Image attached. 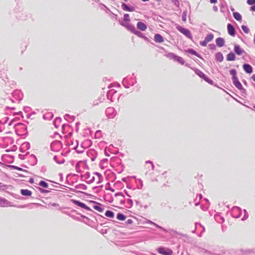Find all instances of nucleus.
<instances>
[{
	"label": "nucleus",
	"mask_w": 255,
	"mask_h": 255,
	"mask_svg": "<svg viewBox=\"0 0 255 255\" xmlns=\"http://www.w3.org/2000/svg\"><path fill=\"white\" fill-rule=\"evenodd\" d=\"M196 74L200 78H203L205 81L209 84H212L213 81L209 79L203 72L201 71L198 70L196 72Z\"/></svg>",
	"instance_id": "2"
},
{
	"label": "nucleus",
	"mask_w": 255,
	"mask_h": 255,
	"mask_svg": "<svg viewBox=\"0 0 255 255\" xmlns=\"http://www.w3.org/2000/svg\"><path fill=\"white\" fill-rule=\"evenodd\" d=\"M122 7L123 9L125 10L131 11V9L126 3H123L122 5Z\"/></svg>",
	"instance_id": "25"
},
{
	"label": "nucleus",
	"mask_w": 255,
	"mask_h": 255,
	"mask_svg": "<svg viewBox=\"0 0 255 255\" xmlns=\"http://www.w3.org/2000/svg\"><path fill=\"white\" fill-rule=\"evenodd\" d=\"M39 185L40 186L43 187L45 188H48V186H49L48 183H47L46 182H45L44 181H40L39 183Z\"/></svg>",
	"instance_id": "23"
},
{
	"label": "nucleus",
	"mask_w": 255,
	"mask_h": 255,
	"mask_svg": "<svg viewBox=\"0 0 255 255\" xmlns=\"http://www.w3.org/2000/svg\"><path fill=\"white\" fill-rule=\"evenodd\" d=\"M211 3H216L217 2V0H210Z\"/></svg>",
	"instance_id": "33"
},
{
	"label": "nucleus",
	"mask_w": 255,
	"mask_h": 255,
	"mask_svg": "<svg viewBox=\"0 0 255 255\" xmlns=\"http://www.w3.org/2000/svg\"><path fill=\"white\" fill-rule=\"evenodd\" d=\"M216 42L217 45L219 47H222L224 45V40L221 37H219L216 39Z\"/></svg>",
	"instance_id": "14"
},
{
	"label": "nucleus",
	"mask_w": 255,
	"mask_h": 255,
	"mask_svg": "<svg viewBox=\"0 0 255 255\" xmlns=\"http://www.w3.org/2000/svg\"><path fill=\"white\" fill-rule=\"evenodd\" d=\"M196 225V226H195V228L196 229H198V228H202V232H204L205 231V228L204 227H203L201 224H195Z\"/></svg>",
	"instance_id": "28"
},
{
	"label": "nucleus",
	"mask_w": 255,
	"mask_h": 255,
	"mask_svg": "<svg viewBox=\"0 0 255 255\" xmlns=\"http://www.w3.org/2000/svg\"><path fill=\"white\" fill-rule=\"evenodd\" d=\"M243 67L246 73L251 74L253 72V67L250 65L248 64H245L243 65Z\"/></svg>",
	"instance_id": "9"
},
{
	"label": "nucleus",
	"mask_w": 255,
	"mask_h": 255,
	"mask_svg": "<svg viewBox=\"0 0 255 255\" xmlns=\"http://www.w3.org/2000/svg\"><path fill=\"white\" fill-rule=\"evenodd\" d=\"M234 51L237 55H241L245 53V51L240 45H236L234 46Z\"/></svg>",
	"instance_id": "8"
},
{
	"label": "nucleus",
	"mask_w": 255,
	"mask_h": 255,
	"mask_svg": "<svg viewBox=\"0 0 255 255\" xmlns=\"http://www.w3.org/2000/svg\"><path fill=\"white\" fill-rule=\"evenodd\" d=\"M208 42L205 39L204 41L200 42V45L202 46H206Z\"/></svg>",
	"instance_id": "31"
},
{
	"label": "nucleus",
	"mask_w": 255,
	"mask_h": 255,
	"mask_svg": "<svg viewBox=\"0 0 255 255\" xmlns=\"http://www.w3.org/2000/svg\"><path fill=\"white\" fill-rule=\"evenodd\" d=\"M137 27L141 31H145L147 29V26L144 23L141 21L138 22L137 23Z\"/></svg>",
	"instance_id": "10"
},
{
	"label": "nucleus",
	"mask_w": 255,
	"mask_h": 255,
	"mask_svg": "<svg viewBox=\"0 0 255 255\" xmlns=\"http://www.w3.org/2000/svg\"><path fill=\"white\" fill-rule=\"evenodd\" d=\"M254 108L255 109V104L254 105Z\"/></svg>",
	"instance_id": "40"
},
{
	"label": "nucleus",
	"mask_w": 255,
	"mask_h": 255,
	"mask_svg": "<svg viewBox=\"0 0 255 255\" xmlns=\"http://www.w3.org/2000/svg\"><path fill=\"white\" fill-rule=\"evenodd\" d=\"M105 216L110 218H113L114 217V213L111 211L107 210L105 212Z\"/></svg>",
	"instance_id": "17"
},
{
	"label": "nucleus",
	"mask_w": 255,
	"mask_h": 255,
	"mask_svg": "<svg viewBox=\"0 0 255 255\" xmlns=\"http://www.w3.org/2000/svg\"><path fill=\"white\" fill-rule=\"evenodd\" d=\"M214 38V35L213 34H209L206 36L205 39L208 42H209L210 41H212V39Z\"/></svg>",
	"instance_id": "21"
},
{
	"label": "nucleus",
	"mask_w": 255,
	"mask_h": 255,
	"mask_svg": "<svg viewBox=\"0 0 255 255\" xmlns=\"http://www.w3.org/2000/svg\"><path fill=\"white\" fill-rule=\"evenodd\" d=\"M241 27L243 31L246 33H248L250 31L249 28L246 25H242Z\"/></svg>",
	"instance_id": "26"
},
{
	"label": "nucleus",
	"mask_w": 255,
	"mask_h": 255,
	"mask_svg": "<svg viewBox=\"0 0 255 255\" xmlns=\"http://www.w3.org/2000/svg\"><path fill=\"white\" fill-rule=\"evenodd\" d=\"M124 19L126 22L130 21L129 15L128 13L125 14L124 15Z\"/></svg>",
	"instance_id": "27"
},
{
	"label": "nucleus",
	"mask_w": 255,
	"mask_h": 255,
	"mask_svg": "<svg viewBox=\"0 0 255 255\" xmlns=\"http://www.w3.org/2000/svg\"><path fill=\"white\" fill-rule=\"evenodd\" d=\"M247 3L249 5L255 4V0H247Z\"/></svg>",
	"instance_id": "30"
},
{
	"label": "nucleus",
	"mask_w": 255,
	"mask_h": 255,
	"mask_svg": "<svg viewBox=\"0 0 255 255\" xmlns=\"http://www.w3.org/2000/svg\"><path fill=\"white\" fill-rule=\"evenodd\" d=\"M252 78L254 81H255V74L252 75Z\"/></svg>",
	"instance_id": "35"
},
{
	"label": "nucleus",
	"mask_w": 255,
	"mask_h": 255,
	"mask_svg": "<svg viewBox=\"0 0 255 255\" xmlns=\"http://www.w3.org/2000/svg\"><path fill=\"white\" fill-rule=\"evenodd\" d=\"M233 82L234 85L240 90L243 89V86L240 82L238 80V78H235V79L233 80Z\"/></svg>",
	"instance_id": "12"
},
{
	"label": "nucleus",
	"mask_w": 255,
	"mask_h": 255,
	"mask_svg": "<svg viewBox=\"0 0 255 255\" xmlns=\"http://www.w3.org/2000/svg\"><path fill=\"white\" fill-rule=\"evenodd\" d=\"M230 74L233 76L232 79H235V78H238L237 77V72L235 69H232L230 70Z\"/></svg>",
	"instance_id": "24"
},
{
	"label": "nucleus",
	"mask_w": 255,
	"mask_h": 255,
	"mask_svg": "<svg viewBox=\"0 0 255 255\" xmlns=\"http://www.w3.org/2000/svg\"><path fill=\"white\" fill-rule=\"evenodd\" d=\"M8 202L6 200L0 198V206L4 207L7 206Z\"/></svg>",
	"instance_id": "19"
},
{
	"label": "nucleus",
	"mask_w": 255,
	"mask_h": 255,
	"mask_svg": "<svg viewBox=\"0 0 255 255\" xmlns=\"http://www.w3.org/2000/svg\"><path fill=\"white\" fill-rule=\"evenodd\" d=\"M188 52L193 54V55H196V56H197V53L196 52V51H195L193 49H190L188 50Z\"/></svg>",
	"instance_id": "29"
},
{
	"label": "nucleus",
	"mask_w": 255,
	"mask_h": 255,
	"mask_svg": "<svg viewBox=\"0 0 255 255\" xmlns=\"http://www.w3.org/2000/svg\"><path fill=\"white\" fill-rule=\"evenodd\" d=\"M216 59L219 61L220 62H221L223 61V55L222 54V53H221L220 52H218L216 54Z\"/></svg>",
	"instance_id": "22"
},
{
	"label": "nucleus",
	"mask_w": 255,
	"mask_h": 255,
	"mask_svg": "<svg viewBox=\"0 0 255 255\" xmlns=\"http://www.w3.org/2000/svg\"><path fill=\"white\" fill-rule=\"evenodd\" d=\"M156 227H158V228H160V227H159L158 226H157V225L156 226Z\"/></svg>",
	"instance_id": "41"
},
{
	"label": "nucleus",
	"mask_w": 255,
	"mask_h": 255,
	"mask_svg": "<svg viewBox=\"0 0 255 255\" xmlns=\"http://www.w3.org/2000/svg\"><path fill=\"white\" fill-rule=\"evenodd\" d=\"M121 25L124 26V27H126V25H127V24H128V23L127 22H122Z\"/></svg>",
	"instance_id": "32"
},
{
	"label": "nucleus",
	"mask_w": 255,
	"mask_h": 255,
	"mask_svg": "<svg viewBox=\"0 0 255 255\" xmlns=\"http://www.w3.org/2000/svg\"><path fill=\"white\" fill-rule=\"evenodd\" d=\"M233 16L235 19L238 21H241L242 20V16L240 13L238 12H235L233 13Z\"/></svg>",
	"instance_id": "16"
},
{
	"label": "nucleus",
	"mask_w": 255,
	"mask_h": 255,
	"mask_svg": "<svg viewBox=\"0 0 255 255\" xmlns=\"http://www.w3.org/2000/svg\"><path fill=\"white\" fill-rule=\"evenodd\" d=\"M132 223V220H130V219H128V220L127 223L130 224V223Z\"/></svg>",
	"instance_id": "36"
},
{
	"label": "nucleus",
	"mask_w": 255,
	"mask_h": 255,
	"mask_svg": "<svg viewBox=\"0 0 255 255\" xmlns=\"http://www.w3.org/2000/svg\"><path fill=\"white\" fill-rule=\"evenodd\" d=\"M222 230L224 231V227H223V226H222Z\"/></svg>",
	"instance_id": "39"
},
{
	"label": "nucleus",
	"mask_w": 255,
	"mask_h": 255,
	"mask_svg": "<svg viewBox=\"0 0 255 255\" xmlns=\"http://www.w3.org/2000/svg\"><path fill=\"white\" fill-rule=\"evenodd\" d=\"M117 219L121 221H124L126 219V217L123 214L118 213L117 216Z\"/></svg>",
	"instance_id": "20"
},
{
	"label": "nucleus",
	"mask_w": 255,
	"mask_h": 255,
	"mask_svg": "<svg viewBox=\"0 0 255 255\" xmlns=\"http://www.w3.org/2000/svg\"><path fill=\"white\" fill-rule=\"evenodd\" d=\"M73 202L78 206H79L87 211H91V209L89 207L87 206L84 203H82L79 201L73 200Z\"/></svg>",
	"instance_id": "6"
},
{
	"label": "nucleus",
	"mask_w": 255,
	"mask_h": 255,
	"mask_svg": "<svg viewBox=\"0 0 255 255\" xmlns=\"http://www.w3.org/2000/svg\"><path fill=\"white\" fill-rule=\"evenodd\" d=\"M40 190H41V191L42 193L47 192V190H42L41 189H40Z\"/></svg>",
	"instance_id": "37"
},
{
	"label": "nucleus",
	"mask_w": 255,
	"mask_h": 255,
	"mask_svg": "<svg viewBox=\"0 0 255 255\" xmlns=\"http://www.w3.org/2000/svg\"><path fill=\"white\" fill-rule=\"evenodd\" d=\"M90 202L93 204L92 208L96 211L100 213H103L104 211V209L102 204L93 201H90Z\"/></svg>",
	"instance_id": "1"
},
{
	"label": "nucleus",
	"mask_w": 255,
	"mask_h": 255,
	"mask_svg": "<svg viewBox=\"0 0 255 255\" xmlns=\"http://www.w3.org/2000/svg\"><path fill=\"white\" fill-rule=\"evenodd\" d=\"M155 41L158 43H162L164 42L163 37L159 34H155L154 37Z\"/></svg>",
	"instance_id": "11"
},
{
	"label": "nucleus",
	"mask_w": 255,
	"mask_h": 255,
	"mask_svg": "<svg viewBox=\"0 0 255 255\" xmlns=\"http://www.w3.org/2000/svg\"><path fill=\"white\" fill-rule=\"evenodd\" d=\"M141 0L143 1H148L149 0Z\"/></svg>",
	"instance_id": "38"
},
{
	"label": "nucleus",
	"mask_w": 255,
	"mask_h": 255,
	"mask_svg": "<svg viewBox=\"0 0 255 255\" xmlns=\"http://www.w3.org/2000/svg\"><path fill=\"white\" fill-rule=\"evenodd\" d=\"M126 28L129 31L133 32L135 33V32H134V31H135V27L132 24H130V23L127 24V25H126Z\"/></svg>",
	"instance_id": "18"
},
{
	"label": "nucleus",
	"mask_w": 255,
	"mask_h": 255,
	"mask_svg": "<svg viewBox=\"0 0 255 255\" xmlns=\"http://www.w3.org/2000/svg\"><path fill=\"white\" fill-rule=\"evenodd\" d=\"M20 193L23 196H30L32 195L31 191L28 189H21L20 190Z\"/></svg>",
	"instance_id": "13"
},
{
	"label": "nucleus",
	"mask_w": 255,
	"mask_h": 255,
	"mask_svg": "<svg viewBox=\"0 0 255 255\" xmlns=\"http://www.w3.org/2000/svg\"><path fill=\"white\" fill-rule=\"evenodd\" d=\"M227 30L228 33L232 36H235V30L234 26L230 23L227 25Z\"/></svg>",
	"instance_id": "7"
},
{
	"label": "nucleus",
	"mask_w": 255,
	"mask_h": 255,
	"mask_svg": "<svg viewBox=\"0 0 255 255\" xmlns=\"http://www.w3.org/2000/svg\"><path fill=\"white\" fill-rule=\"evenodd\" d=\"M177 29L178 31L186 35L188 38L191 37V34L188 29L184 28L180 26H177Z\"/></svg>",
	"instance_id": "4"
},
{
	"label": "nucleus",
	"mask_w": 255,
	"mask_h": 255,
	"mask_svg": "<svg viewBox=\"0 0 255 255\" xmlns=\"http://www.w3.org/2000/svg\"><path fill=\"white\" fill-rule=\"evenodd\" d=\"M251 10L253 11H255V5L251 7Z\"/></svg>",
	"instance_id": "34"
},
{
	"label": "nucleus",
	"mask_w": 255,
	"mask_h": 255,
	"mask_svg": "<svg viewBox=\"0 0 255 255\" xmlns=\"http://www.w3.org/2000/svg\"><path fill=\"white\" fill-rule=\"evenodd\" d=\"M236 57L233 52L229 53L227 56V60L228 61H234L235 60Z\"/></svg>",
	"instance_id": "15"
},
{
	"label": "nucleus",
	"mask_w": 255,
	"mask_h": 255,
	"mask_svg": "<svg viewBox=\"0 0 255 255\" xmlns=\"http://www.w3.org/2000/svg\"><path fill=\"white\" fill-rule=\"evenodd\" d=\"M103 224H94V226H92V227L95 228L98 231L101 233L102 234H104L107 233V229H104L102 227Z\"/></svg>",
	"instance_id": "5"
},
{
	"label": "nucleus",
	"mask_w": 255,
	"mask_h": 255,
	"mask_svg": "<svg viewBox=\"0 0 255 255\" xmlns=\"http://www.w3.org/2000/svg\"><path fill=\"white\" fill-rule=\"evenodd\" d=\"M158 252L159 254L164 255H171L172 251L169 249H166L163 247H160L158 249Z\"/></svg>",
	"instance_id": "3"
}]
</instances>
